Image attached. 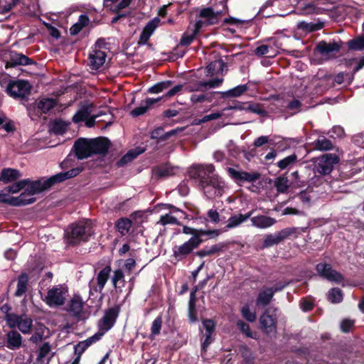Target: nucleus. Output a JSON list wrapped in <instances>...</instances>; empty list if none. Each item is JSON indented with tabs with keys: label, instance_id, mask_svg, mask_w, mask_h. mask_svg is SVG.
Returning a JSON list of instances; mask_svg holds the SVG:
<instances>
[{
	"label": "nucleus",
	"instance_id": "20",
	"mask_svg": "<svg viewBox=\"0 0 364 364\" xmlns=\"http://www.w3.org/2000/svg\"><path fill=\"white\" fill-rule=\"evenodd\" d=\"M104 333L98 332L95 335L89 337L85 341H80L74 346V353L76 356H79L80 360L82 353L93 343L98 341L103 336Z\"/></svg>",
	"mask_w": 364,
	"mask_h": 364
},
{
	"label": "nucleus",
	"instance_id": "10",
	"mask_svg": "<svg viewBox=\"0 0 364 364\" xmlns=\"http://www.w3.org/2000/svg\"><path fill=\"white\" fill-rule=\"evenodd\" d=\"M120 313V306L115 305L108 308L101 319L98 321V328L104 332L110 330L116 323Z\"/></svg>",
	"mask_w": 364,
	"mask_h": 364
},
{
	"label": "nucleus",
	"instance_id": "7",
	"mask_svg": "<svg viewBox=\"0 0 364 364\" xmlns=\"http://www.w3.org/2000/svg\"><path fill=\"white\" fill-rule=\"evenodd\" d=\"M68 288L62 285L55 286L48 291L45 299L46 303L50 306H60L65 304Z\"/></svg>",
	"mask_w": 364,
	"mask_h": 364
},
{
	"label": "nucleus",
	"instance_id": "22",
	"mask_svg": "<svg viewBox=\"0 0 364 364\" xmlns=\"http://www.w3.org/2000/svg\"><path fill=\"white\" fill-rule=\"evenodd\" d=\"M107 57L105 52L100 50H95L93 53L89 55V63L88 65L92 70H98L101 68L105 62Z\"/></svg>",
	"mask_w": 364,
	"mask_h": 364
},
{
	"label": "nucleus",
	"instance_id": "35",
	"mask_svg": "<svg viewBox=\"0 0 364 364\" xmlns=\"http://www.w3.org/2000/svg\"><path fill=\"white\" fill-rule=\"evenodd\" d=\"M28 276L25 272H22L18 277L17 289L14 294L16 296H21L26 292L28 285Z\"/></svg>",
	"mask_w": 364,
	"mask_h": 364
},
{
	"label": "nucleus",
	"instance_id": "45",
	"mask_svg": "<svg viewBox=\"0 0 364 364\" xmlns=\"http://www.w3.org/2000/svg\"><path fill=\"white\" fill-rule=\"evenodd\" d=\"M343 294L341 289L338 287L331 288L328 294V299L333 304H338L343 301Z\"/></svg>",
	"mask_w": 364,
	"mask_h": 364
},
{
	"label": "nucleus",
	"instance_id": "49",
	"mask_svg": "<svg viewBox=\"0 0 364 364\" xmlns=\"http://www.w3.org/2000/svg\"><path fill=\"white\" fill-rule=\"evenodd\" d=\"M355 74V73H353V71L352 72V73L341 72L338 73L336 75H335L333 82L337 85H341L346 78L348 80V84L350 85L351 82L353 80Z\"/></svg>",
	"mask_w": 364,
	"mask_h": 364
},
{
	"label": "nucleus",
	"instance_id": "61",
	"mask_svg": "<svg viewBox=\"0 0 364 364\" xmlns=\"http://www.w3.org/2000/svg\"><path fill=\"white\" fill-rule=\"evenodd\" d=\"M196 34L193 32L192 34H187L184 33L181 38L179 45L182 46H190L193 40L195 39Z\"/></svg>",
	"mask_w": 364,
	"mask_h": 364
},
{
	"label": "nucleus",
	"instance_id": "53",
	"mask_svg": "<svg viewBox=\"0 0 364 364\" xmlns=\"http://www.w3.org/2000/svg\"><path fill=\"white\" fill-rule=\"evenodd\" d=\"M163 318L161 315H159L152 322L151 326V335L155 336L160 334Z\"/></svg>",
	"mask_w": 364,
	"mask_h": 364
},
{
	"label": "nucleus",
	"instance_id": "58",
	"mask_svg": "<svg viewBox=\"0 0 364 364\" xmlns=\"http://www.w3.org/2000/svg\"><path fill=\"white\" fill-rule=\"evenodd\" d=\"M203 326L205 330L206 340L210 339L211 334L215 328L214 321L212 319H205L203 321Z\"/></svg>",
	"mask_w": 364,
	"mask_h": 364
},
{
	"label": "nucleus",
	"instance_id": "56",
	"mask_svg": "<svg viewBox=\"0 0 364 364\" xmlns=\"http://www.w3.org/2000/svg\"><path fill=\"white\" fill-rule=\"evenodd\" d=\"M21 316V315H17L16 314H7L5 315V320L10 328H15L18 326Z\"/></svg>",
	"mask_w": 364,
	"mask_h": 364
},
{
	"label": "nucleus",
	"instance_id": "51",
	"mask_svg": "<svg viewBox=\"0 0 364 364\" xmlns=\"http://www.w3.org/2000/svg\"><path fill=\"white\" fill-rule=\"evenodd\" d=\"M243 360L247 364H252L255 357L252 355L251 349L247 346H242L240 348Z\"/></svg>",
	"mask_w": 364,
	"mask_h": 364
},
{
	"label": "nucleus",
	"instance_id": "13",
	"mask_svg": "<svg viewBox=\"0 0 364 364\" xmlns=\"http://www.w3.org/2000/svg\"><path fill=\"white\" fill-rule=\"evenodd\" d=\"M26 180H28L29 182L26 185L27 188L25 189V191L30 196L41 193L53 186L50 177L43 180V181H42V179L31 181L29 178H26Z\"/></svg>",
	"mask_w": 364,
	"mask_h": 364
},
{
	"label": "nucleus",
	"instance_id": "50",
	"mask_svg": "<svg viewBox=\"0 0 364 364\" xmlns=\"http://www.w3.org/2000/svg\"><path fill=\"white\" fill-rule=\"evenodd\" d=\"M223 80L219 79V78H214L212 80H210L208 81H200L198 82V88L197 90L201 89V88H214L220 86Z\"/></svg>",
	"mask_w": 364,
	"mask_h": 364
},
{
	"label": "nucleus",
	"instance_id": "36",
	"mask_svg": "<svg viewBox=\"0 0 364 364\" xmlns=\"http://www.w3.org/2000/svg\"><path fill=\"white\" fill-rule=\"evenodd\" d=\"M89 23V17L85 14H81L79 16L77 22L74 23L70 28V34L71 36L77 35L82 30L83 28L88 26Z\"/></svg>",
	"mask_w": 364,
	"mask_h": 364
},
{
	"label": "nucleus",
	"instance_id": "19",
	"mask_svg": "<svg viewBox=\"0 0 364 364\" xmlns=\"http://www.w3.org/2000/svg\"><path fill=\"white\" fill-rule=\"evenodd\" d=\"M159 22L160 19L158 17H155L146 23L140 34L138 42L139 45H145L147 43L150 37L158 27Z\"/></svg>",
	"mask_w": 364,
	"mask_h": 364
},
{
	"label": "nucleus",
	"instance_id": "30",
	"mask_svg": "<svg viewBox=\"0 0 364 364\" xmlns=\"http://www.w3.org/2000/svg\"><path fill=\"white\" fill-rule=\"evenodd\" d=\"M83 306L84 302L81 297L75 295L70 299L68 311L72 313L74 316L78 317L82 311Z\"/></svg>",
	"mask_w": 364,
	"mask_h": 364
},
{
	"label": "nucleus",
	"instance_id": "8",
	"mask_svg": "<svg viewBox=\"0 0 364 364\" xmlns=\"http://www.w3.org/2000/svg\"><path fill=\"white\" fill-rule=\"evenodd\" d=\"M31 86L28 81L18 80L10 82L6 87L8 94L14 98H24L31 93Z\"/></svg>",
	"mask_w": 364,
	"mask_h": 364
},
{
	"label": "nucleus",
	"instance_id": "9",
	"mask_svg": "<svg viewBox=\"0 0 364 364\" xmlns=\"http://www.w3.org/2000/svg\"><path fill=\"white\" fill-rule=\"evenodd\" d=\"M316 271L318 274L330 282L340 284L344 281L343 275L339 272L333 269L331 264L319 262L316 265Z\"/></svg>",
	"mask_w": 364,
	"mask_h": 364
},
{
	"label": "nucleus",
	"instance_id": "40",
	"mask_svg": "<svg viewBox=\"0 0 364 364\" xmlns=\"http://www.w3.org/2000/svg\"><path fill=\"white\" fill-rule=\"evenodd\" d=\"M33 326V321L26 315H21L17 328L24 334L29 333Z\"/></svg>",
	"mask_w": 364,
	"mask_h": 364
},
{
	"label": "nucleus",
	"instance_id": "5",
	"mask_svg": "<svg viewBox=\"0 0 364 364\" xmlns=\"http://www.w3.org/2000/svg\"><path fill=\"white\" fill-rule=\"evenodd\" d=\"M57 105V102L53 98H43L31 105L28 111L32 119L33 117H40L43 114H48Z\"/></svg>",
	"mask_w": 364,
	"mask_h": 364
},
{
	"label": "nucleus",
	"instance_id": "29",
	"mask_svg": "<svg viewBox=\"0 0 364 364\" xmlns=\"http://www.w3.org/2000/svg\"><path fill=\"white\" fill-rule=\"evenodd\" d=\"M250 218L252 225L259 228H267L272 226L276 223L274 218L263 215L252 217Z\"/></svg>",
	"mask_w": 364,
	"mask_h": 364
},
{
	"label": "nucleus",
	"instance_id": "59",
	"mask_svg": "<svg viewBox=\"0 0 364 364\" xmlns=\"http://www.w3.org/2000/svg\"><path fill=\"white\" fill-rule=\"evenodd\" d=\"M135 157L131 150L128 151L126 154H124L119 160H118L116 163L117 167H123L125 165L131 163Z\"/></svg>",
	"mask_w": 364,
	"mask_h": 364
},
{
	"label": "nucleus",
	"instance_id": "18",
	"mask_svg": "<svg viewBox=\"0 0 364 364\" xmlns=\"http://www.w3.org/2000/svg\"><path fill=\"white\" fill-rule=\"evenodd\" d=\"M92 154H106L111 146V141L107 137L90 139Z\"/></svg>",
	"mask_w": 364,
	"mask_h": 364
},
{
	"label": "nucleus",
	"instance_id": "27",
	"mask_svg": "<svg viewBox=\"0 0 364 364\" xmlns=\"http://www.w3.org/2000/svg\"><path fill=\"white\" fill-rule=\"evenodd\" d=\"M206 70L210 75L218 73L223 75L224 72L227 73L228 71L227 63L221 58L212 61L206 67Z\"/></svg>",
	"mask_w": 364,
	"mask_h": 364
},
{
	"label": "nucleus",
	"instance_id": "41",
	"mask_svg": "<svg viewBox=\"0 0 364 364\" xmlns=\"http://www.w3.org/2000/svg\"><path fill=\"white\" fill-rule=\"evenodd\" d=\"M274 186L278 193H284L289 188V180L285 176H279L275 178Z\"/></svg>",
	"mask_w": 364,
	"mask_h": 364
},
{
	"label": "nucleus",
	"instance_id": "60",
	"mask_svg": "<svg viewBox=\"0 0 364 364\" xmlns=\"http://www.w3.org/2000/svg\"><path fill=\"white\" fill-rule=\"evenodd\" d=\"M159 222L163 225H166L168 224H176L181 225V223L178 221L177 218L169 214L161 215Z\"/></svg>",
	"mask_w": 364,
	"mask_h": 364
},
{
	"label": "nucleus",
	"instance_id": "39",
	"mask_svg": "<svg viewBox=\"0 0 364 364\" xmlns=\"http://www.w3.org/2000/svg\"><path fill=\"white\" fill-rule=\"evenodd\" d=\"M132 227V220L128 218H122L117 220L115 223V228L122 235L128 233Z\"/></svg>",
	"mask_w": 364,
	"mask_h": 364
},
{
	"label": "nucleus",
	"instance_id": "48",
	"mask_svg": "<svg viewBox=\"0 0 364 364\" xmlns=\"http://www.w3.org/2000/svg\"><path fill=\"white\" fill-rule=\"evenodd\" d=\"M246 111L259 114L262 117H266L267 115V111L263 109L262 105L259 103L248 102Z\"/></svg>",
	"mask_w": 364,
	"mask_h": 364
},
{
	"label": "nucleus",
	"instance_id": "52",
	"mask_svg": "<svg viewBox=\"0 0 364 364\" xmlns=\"http://www.w3.org/2000/svg\"><path fill=\"white\" fill-rule=\"evenodd\" d=\"M28 182H29L28 180L24 179L18 181L13 183L11 186L7 187L6 189L9 193H17L20 191L26 188V185L28 184Z\"/></svg>",
	"mask_w": 364,
	"mask_h": 364
},
{
	"label": "nucleus",
	"instance_id": "6",
	"mask_svg": "<svg viewBox=\"0 0 364 364\" xmlns=\"http://www.w3.org/2000/svg\"><path fill=\"white\" fill-rule=\"evenodd\" d=\"M226 171L229 176L238 185L245 182L254 183L261 177V174L257 171L247 172L232 167H228Z\"/></svg>",
	"mask_w": 364,
	"mask_h": 364
},
{
	"label": "nucleus",
	"instance_id": "23",
	"mask_svg": "<svg viewBox=\"0 0 364 364\" xmlns=\"http://www.w3.org/2000/svg\"><path fill=\"white\" fill-rule=\"evenodd\" d=\"M162 97L158 98H147L145 100L141 102L140 105L135 109H132L130 112V115L133 117H137L145 114L151 106L155 103L159 102Z\"/></svg>",
	"mask_w": 364,
	"mask_h": 364
},
{
	"label": "nucleus",
	"instance_id": "43",
	"mask_svg": "<svg viewBox=\"0 0 364 364\" xmlns=\"http://www.w3.org/2000/svg\"><path fill=\"white\" fill-rule=\"evenodd\" d=\"M347 46L350 50H364V36H359L347 42Z\"/></svg>",
	"mask_w": 364,
	"mask_h": 364
},
{
	"label": "nucleus",
	"instance_id": "38",
	"mask_svg": "<svg viewBox=\"0 0 364 364\" xmlns=\"http://www.w3.org/2000/svg\"><path fill=\"white\" fill-rule=\"evenodd\" d=\"M112 272V268L109 265L105 266L101 269L97 276V285L100 289H104Z\"/></svg>",
	"mask_w": 364,
	"mask_h": 364
},
{
	"label": "nucleus",
	"instance_id": "16",
	"mask_svg": "<svg viewBox=\"0 0 364 364\" xmlns=\"http://www.w3.org/2000/svg\"><path fill=\"white\" fill-rule=\"evenodd\" d=\"M34 64L32 58H28L23 53L16 51H11L10 58L6 62V68H15L17 65H29Z\"/></svg>",
	"mask_w": 364,
	"mask_h": 364
},
{
	"label": "nucleus",
	"instance_id": "64",
	"mask_svg": "<svg viewBox=\"0 0 364 364\" xmlns=\"http://www.w3.org/2000/svg\"><path fill=\"white\" fill-rule=\"evenodd\" d=\"M354 326V321L348 318L343 319L341 323V330L343 333H348Z\"/></svg>",
	"mask_w": 364,
	"mask_h": 364
},
{
	"label": "nucleus",
	"instance_id": "47",
	"mask_svg": "<svg viewBox=\"0 0 364 364\" xmlns=\"http://www.w3.org/2000/svg\"><path fill=\"white\" fill-rule=\"evenodd\" d=\"M68 124L62 119H55L53 121L50 129L56 134H63L68 127Z\"/></svg>",
	"mask_w": 364,
	"mask_h": 364
},
{
	"label": "nucleus",
	"instance_id": "3",
	"mask_svg": "<svg viewBox=\"0 0 364 364\" xmlns=\"http://www.w3.org/2000/svg\"><path fill=\"white\" fill-rule=\"evenodd\" d=\"M93 234L92 228L87 221H80L70 224L65 232L67 243L75 246L87 242Z\"/></svg>",
	"mask_w": 364,
	"mask_h": 364
},
{
	"label": "nucleus",
	"instance_id": "54",
	"mask_svg": "<svg viewBox=\"0 0 364 364\" xmlns=\"http://www.w3.org/2000/svg\"><path fill=\"white\" fill-rule=\"evenodd\" d=\"M237 326L242 333L246 335L247 338H255V335L251 331L248 323L242 320H238L237 321Z\"/></svg>",
	"mask_w": 364,
	"mask_h": 364
},
{
	"label": "nucleus",
	"instance_id": "55",
	"mask_svg": "<svg viewBox=\"0 0 364 364\" xmlns=\"http://www.w3.org/2000/svg\"><path fill=\"white\" fill-rule=\"evenodd\" d=\"M241 314L249 322H254L257 318L256 313L251 311L247 304L242 307Z\"/></svg>",
	"mask_w": 364,
	"mask_h": 364
},
{
	"label": "nucleus",
	"instance_id": "37",
	"mask_svg": "<svg viewBox=\"0 0 364 364\" xmlns=\"http://www.w3.org/2000/svg\"><path fill=\"white\" fill-rule=\"evenodd\" d=\"M153 172L159 178L167 177L174 174L173 168L168 163L156 166L153 169Z\"/></svg>",
	"mask_w": 364,
	"mask_h": 364
},
{
	"label": "nucleus",
	"instance_id": "44",
	"mask_svg": "<svg viewBox=\"0 0 364 364\" xmlns=\"http://www.w3.org/2000/svg\"><path fill=\"white\" fill-rule=\"evenodd\" d=\"M314 148L319 151H328L333 149V145L331 140L323 137L316 139L314 143Z\"/></svg>",
	"mask_w": 364,
	"mask_h": 364
},
{
	"label": "nucleus",
	"instance_id": "4",
	"mask_svg": "<svg viewBox=\"0 0 364 364\" xmlns=\"http://www.w3.org/2000/svg\"><path fill=\"white\" fill-rule=\"evenodd\" d=\"M339 157L336 154H325L316 159L314 164V173L316 176L329 175L333 166L339 162Z\"/></svg>",
	"mask_w": 364,
	"mask_h": 364
},
{
	"label": "nucleus",
	"instance_id": "14",
	"mask_svg": "<svg viewBox=\"0 0 364 364\" xmlns=\"http://www.w3.org/2000/svg\"><path fill=\"white\" fill-rule=\"evenodd\" d=\"M73 149L79 160L87 159L92 155L90 139L79 138L75 141Z\"/></svg>",
	"mask_w": 364,
	"mask_h": 364
},
{
	"label": "nucleus",
	"instance_id": "31",
	"mask_svg": "<svg viewBox=\"0 0 364 364\" xmlns=\"http://www.w3.org/2000/svg\"><path fill=\"white\" fill-rule=\"evenodd\" d=\"M21 176V172L14 168H3L1 173L0 181L4 183L15 181Z\"/></svg>",
	"mask_w": 364,
	"mask_h": 364
},
{
	"label": "nucleus",
	"instance_id": "34",
	"mask_svg": "<svg viewBox=\"0 0 364 364\" xmlns=\"http://www.w3.org/2000/svg\"><path fill=\"white\" fill-rule=\"evenodd\" d=\"M273 296L274 294L272 289L266 288L259 292L256 304L257 306H266L271 302Z\"/></svg>",
	"mask_w": 364,
	"mask_h": 364
},
{
	"label": "nucleus",
	"instance_id": "42",
	"mask_svg": "<svg viewBox=\"0 0 364 364\" xmlns=\"http://www.w3.org/2000/svg\"><path fill=\"white\" fill-rule=\"evenodd\" d=\"M173 84V82L172 80H164L159 82L153 86L150 87L148 90V92L151 94H156L159 93L164 90H166L171 87V85Z\"/></svg>",
	"mask_w": 364,
	"mask_h": 364
},
{
	"label": "nucleus",
	"instance_id": "11",
	"mask_svg": "<svg viewBox=\"0 0 364 364\" xmlns=\"http://www.w3.org/2000/svg\"><path fill=\"white\" fill-rule=\"evenodd\" d=\"M260 328L266 334L276 332L277 317L274 313H271L269 309H266L259 317Z\"/></svg>",
	"mask_w": 364,
	"mask_h": 364
},
{
	"label": "nucleus",
	"instance_id": "63",
	"mask_svg": "<svg viewBox=\"0 0 364 364\" xmlns=\"http://www.w3.org/2000/svg\"><path fill=\"white\" fill-rule=\"evenodd\" d=\"M188 318L191 323L198 321L196 311V303H188Z\"/></svg>",
	"mask_w": 364,
	"mask_h": 364
},
{
	"label": "nucleus",
	"instance_id": "25",
	"mask_svg": "<svg viewBox=\"0 0 364 364\" xmlns=\"http://www.w3.org/2000/svg\"><path fill=\"white\" fill-rule=\"evenodd\" d=\"M82 171V168L77 167L73 168L68 171L60 172L55 175L50 176L53 186L65 181L67 179L74 178L79 175Z\"/></svg>",
	"mask_w": 364,
	"mask_h": 364
},
{
	"label": "nucleus",
	"instance_id": "33",
	"mask_svg": "<svg viewBox=\"0 0 364 364\" xmlns=\"http://www.w3.org/2000/svg\"><path fill=\"white\" fill-rule=\"evenodd\" d=\"M197 16L200 18H204L206 21V26H211L217 24L215 20V11L212 7H204L201 9Z\"/></svg>",
	"mask_w": 364,
	"mask_h": 364
},
{
	"label": "nucleus",
	"instance_id": "24",
	"mask_svg": "<svg viewBox=\"0 0 364 364\" xmlns=\"http://www.w3.org/2000/svg\"><path fill=\"white\" fill-rule=\"evenodd\" d=\"M179 130V129H175L164 133V128L158 127L151 132L150 137L152 139H156L157 144H159L167 141L171 136L176 135Z\"/></svg>",
	"mask_w": 364,
	"mask_h": 364
},
{
	"label": "nucleus",
	"instance_id": "32",
	"mask_svg": "<svg viewBox=\"0 0 364 364\" xmlns=\"http://www.w3.org/2000/svg\"><path fill=\"white\" fill-rule=\"evenodd\" d=\"M254 210L249 211L246 214H238L233 215L229 218L228 220V224L226 228L228 229L234 228L243 222L246 221L247 219L250 218Z\"/></svg>",
	"mask_w": 364,
	"mask_h": 364
},
{
	"label": "nucleus",
	"instance_id": "62",
	"mask_svg": "<svg viewBox=\"0 0 364 364\" xmlns=\"http://www.w3.org/2000/svg\"><path fill=\"white\" fill-rule=\"evenodd\" d=\"M191 100L193 103H201L205 101L211 102L212 98L211 96L208 94H194L191 95Z\"/></svg>",
	"mask_w": 364,
	"mask_h": 364
},
{
	"label": "nucleus",
	"instance_id": "15",
	"mask_svg": "<svg viewBox=\"0 0 364 364\" xmlns=\"http://www.w3.org/2000/svg\"><path fill=\"white\" fill-rule=\"evenodd\" d=\"M341 48V43L334 40L328 43L325 41H321L316 44L314 51L321 54L322 56H328L333 53L339 52Z\"/></svg>",
	"mask_w": 364,
	"mask_h": 364
},
{
	"label": "nucleus",
	"instance_id": "17",
	"mask_svg": "<svg viewBox=\"0 0 364 364\" xmlns=\"http://www.w3.org/2000/svg\"><path fill=\"white\" fill-rule=\"evenodd\" d=\"M23 338L16 330H11L6 333L4 346L7 348L15 350L22 347Z\"/></svg>",
	"mask_w": 364,
	"mask_h": 364
},
{
	"label": "nucleus",
	"instance_id": "26",
	"mask_svg": "<svg viewBox=\"0 0 364 364\" xmlns=\"http://www.w3.org/2000/svg\"><path fill=\"white\" fill-rule=\"evenodd\" d=\"M94 105L92 103H86L82 105L77 112L73 115L72 120L74 123L77 124L84 122L92 112Z\"/></svg>",
	"mask_w": 364,
	"mask_h": 364
},
{
	"label": "nucleus",
	"instance_id": "28",
	"mask_svg": "<svg viewBox=\"0 0 364 364\" xmlns=\"http://www.w3.org/2000/svg\"><path fill=\"white\" fill-rule=\"evenodd\" d=\"M249 89L247 84L237 85L225 92H215L220 94L222 98L238 97L242 95Z\"/></svg>",
	"mask_w": 364,
	"mask_h": 364
},
{
	"label": "nucleus",
	"instance_id": "1",
	"mask_svg": "<svg viewBox=\"0 0 364 364\" xmlns=\"http://www.w3.org/2000/svg\"><path fill=\"white\" fill-rule=\"evenodd\" d=\"M215 171L212 164H193L188 171L190 178L198 182V188L208 199L220 197L224 193L225 183Z\"/></svg>",
	"mask_w": 364,
	"mask_h": 364
},
{
	"label": "nucleus",
	"instance_id": "2",
	"mask_svg": "<svg viewBox=\"0 0 364 364\" xmlns=\"http://www.w3.org/2000/svg\"><path fill=\"white\" fill-rule=\"evenodd\" d=\"M182 232L191 237L183 244L175 245L173 249V257L178 261H183L198 249L201 244L209 239L216 238L220 234L218 229H206L194 226H182Z\"/></svg>",
	"mask_w": 364,
	"mask_h": 364
},
{
	"label": "nucleus",
	"instance_id": "12",
	"mask_svg": "<svg viewBox=\"0 0 364 364\" xmlns=\"http://www.w3.org/2000/svg\"><path fill=\"white\" fill-rule=\"evenodd\" d=\"M296 232L294 228H287L274 233L267 235L263 241L264 247H269L278 245Z\"/></svg>",
	"mask_w": 364,
	"mask_h": 364
},
{
	"label": "nucleus",
	"instance_id": "57",
	"mask_svg": "<svg viewBox=\"0 0 364 364\" xmlns=\"http://www.w3.org/2000/svg\"><path fill=\"white\" fill-rule=\"evenodd\" d=\"M228 247V244L225 242H218L217 244H215L210 247H208V250L209 252V255H213L220 252H223Z\"/></svg>",
	"mask_w": 364,
	"mask_h": 364
},
{
	"label": "nucleus",
	"instance_id": "21",
	"mask_svg": "<svg viewBox=\"0 0 364 364\" xmlns=\"http://www.w3.org/2000/svg\"><path fill=\"white\" fill-rule=\"evenodd\" d=\"M29 196L30 195L26 193L24 191L19 196H11L9 198H6V204L15 207H21L34 203L36 201V198L34 197L28 198Z\"/></svg>",
	"mask_w": 364,
	"mask_h": 364
},
{
	"label": "nucleus",
	"instance_id": "46",
	"mask_svg": "<svg viewBox=\"0 0 364 364\" xmlns=\"http://www.w3.org/2000/svg\"><path fill=\"white\" fill-rule=\"evenodd\" d=\"M297 160L298 158L296 154H293L279 161L277 163V166L281 170H284L287 168H290L293 164H294L297 161Z\"/></svg>",
	"mask_w": 364,
	"mask_h": 364
}]
</instances>
